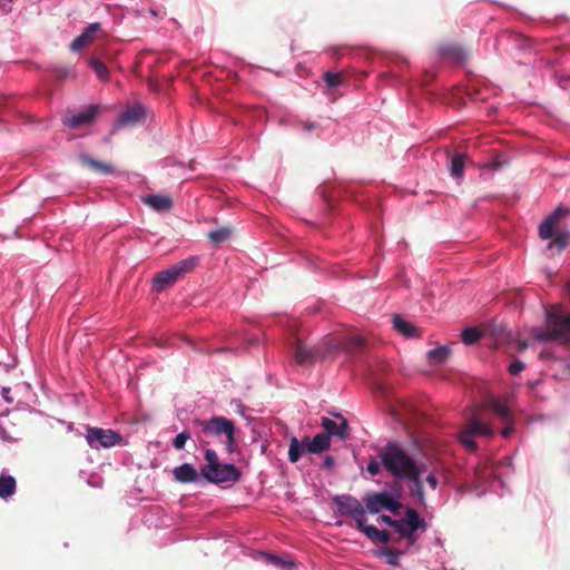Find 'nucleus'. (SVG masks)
I'll return each mask as SVG.
<instances>
[{
  "label": "nucleus",
  "instance_id": "obj_1",
  "mask_svg": "<svg viewBox=\"0 0 570 570\" xmlns=\"http://www.w3.org/2000/svg\"><path fill=\"white\" fill-rule=\"evenodd\" d=\"M383 469L393 478L404 480L414 475L420 465L399 442H387L377 451Z\"/></svg>",
  "mask_w": 570,
  "mask_h": 570
},
{
  "label": "nucleus",
  "instance_id": "obj_41",
  "mask_svg": "<svg viewBox=\"0 0 570 570\" xmlns=\"http://www.w3.org/2000/svg\"><path fill=\"white\" fill-rule=\"evenodd\" d=\"M377 521L392 527L394 530L396 529L397 520L391 518L390 515L382 514L377 518Z\"/></svg>",
  "mask_w": 570,
  "mask_h": 570
},
{
  "label": "nucleus",
  "instance_id": "obj_43",
  "mask_svg": "<svg viewBox=\"0 0 570 570\" xmlns=\"http://www.w3.org/2000/svg\"><path fill=\"white\" fill-rule=\"evenodd\" d=\"M425 481L426 483L433 489L435 490L438 488V484H439V481L436 479V476L433 474V473H430L426 478H425Z\"/></svg>",
  "mask_w": 570,
  "mask_h": 570
},
{
  "label": "nucleus",
  "instance_id": "obj_24",
  "mask_svg": "<svg viewBox=\"0 0 570 570\" xmlns=\"http://www.w3.org/2000/svg\"><path fill=\"white\" fill-rule=\"evenodd\" d=\"M330 446L331 439L328 438V434L318 433L312 441L308 439L307 451L311 454H318L330 449Z\"/></svg>",
  "mask_w": 570,
  "mask_h": 570
},
{
  "label": "nucleus",
  "instance_id": "obj_28",
  "mask_svg": "<svg viewBox=\"0 0 570 570\" xmlns=\"http://www.w3.org/2000/svg\"><path fill=\"white\" fill-rule=\"evenodd\" d=\"M465 158V155L461 153H456L452 156L450 164V173L452 177L460 178L463 176Z\"/></svg>",
  "mask_w": 570,
  "mask_h": 570
},
{
  "label": "nucleus",
  "instance_id": "obj_29",
  "mask_svg": "<svg viewBox=\"0 0 570 570\" xmlns=\"http://www.w3.org/2000/svg\"><path fill=\"white\" fill-rule=\"evenodd\" d=\"M88 63L101 81L107 82L109 80V70L100 59L91 57Z\"/></svg>",
  "mask_w": 570,
  "mask_h": 570
},
{
  "label": "nucleus",
  "instance_id": "obj_42",
  "mask_svg": "<svg viewBox=\"0 0 570 570\" xmlns=\"http://www.w3.org/2000/svg\"><path fill=\"white\" fill-rule=\"evenodd\" d=\"M504 422L507 423V426L502 429L501 435L504 439H508L513 433L514 428H513V422L511 421V419L509 421H504Z\"/></svg>",
  "mask_w": 570,
  "mask_h": 570
},
{
  "label": "nucleus",
  "instance_id": "obj_2",
  "mask_svg": "<svg viewBox=\"0 0 570 570\" xmlns=\"http://www.w3.org/2000/svg\"><path fill=\"white\" fill-rule=\"evenodd\" d=\"M193 425L197 428L196 436L202 448H206L210 443L213 436H226L227 451L233 452L235 448L233 421L224 416H215L208 421L196 419Z\"/></svg>",
  "mask_w": 570,
  "mask_h": 570
},
{
  "label": "nucleus",
  "instance_id": "obj_3",
  "mask_svg": "<svg viewBox=\"0 0 570 570\" xmlns=\"http://www.w3.org/2000/svg\"><path fill=\"white\" fill-rule=\"evenodd\" d=\"M531 333L540 342L570 343V314L549 309L546 313V328L533 327Z\"/></svg>",
  "mask_w": 570,
  "mask_h": 570
},
{
  "label": "nucleus",
  "instance_id": "obj_45",
  "mask_svg": "<svg viewBox=\"0 0 570 570\" xmlns=\"http://www.w3.org/2000/svg\"><path fill=\"white\" fill-rule=\"evenodd\" d=\"M9 393H10V389L9 387H3L2 389V396L4 397V400L9 403L12 402V399L9 397Z\"/></svg>",
  "mask_w": 570,
  "mask_h": 570
},
{
  "label": "nucleus",
  "instance_id": "obj_44",
  "mask_svg": "<svg viewBox=\"0 0 570 570\" xmlns=\"http://www.w3.org/2000/svg\"><path fill=\"white\" fill-rule=\"evenodd\" d=\"M334 465V459L332 456H326L324 460V466L330 469Z\"/></svg>",
  "mask_w": 570,
  "mask_h": 570
},
{
  "label": "nucleus",
  "instance_id": "obj_4",
  "mask_svg": "<svg viewBox=\"0 0 570 570\" xmlns=\"http://www.w3.org/2000/svg\"><path fill=\"white\" fill-rule=\"evenodd\" d=\"M206 464L200 470V475L209 483H236L242 478V472L234 464L220 463L217 453L212 449L205 450Z\"/></svg>",
  "mask_w": 570,
  "mask_h": 570
},
{
  "label": "nucleus",
  "instance_id": "obj_16",
  "mask_svg": "<svg viewBox=\"0 0 570 570\" xmlns=\"http://www.w3.org/2000/svg\"><path fill=\"white\" fill-rule=\"evenodd\" d=\"M97 106H89L86 110L68 117L66 124L73 129L87 126L94 121V119L97 116Z\"/></svg>",
  "mask_w": 570,
  "mask_h": 570
},
{
  "label": "nucleus",
  "instance_id": "obj_17",
  "mask_svg": "<svg viewBox=\"0 0 570 570\" xmlns=\"http://www.w3.org/2000/svg\"><path fill=\"white\" fill-rule=\"evenodd\" d=\"M173 475L179 483H194L200 480V474L189 463H183L179 466L174 468Z\"/></svg>",
  "mask_w": 570,
  "mask_h": 570
},
{
  "label": "nucleus",
  "instance_id": "obj_31",
  "mask_svg": "<svg viewBox=\"0 0 570 570\" xmlns=\"http://www.w3.org/2000/svg\"><path fill=\"white\" fill-rule=\"evenodd\" d=\"M232 233L233 230L230 227H220L216 230L209 232L207 236L213 244L218 245L227 240L232 236Z\"/></svg>",
  "mask_w": 570,
  "mask_h": 570
},
{
  "label": "nucleus",
  "instance_id": "obj_21",
  "mask_svg": "<svg viewBox=\"0 0 570 570\" xmlns=\"http://www.w3.org/2000/svg\"><path fill=\"white\" fill-rule=\"evenodd\" d=\"M358 531H361L368 540L374 543L386 544L391 540V534L389 531L379 530L376 527L368 525L366 523H364Z\"/></svg>",
  "mask_w": 570,
  "mask_h": 570
},
{
  "label": "nucleus",
  "instance_id": "obj_20",
  "mask_svg": "<svg viewBox=\"0 0 570 570\" xmlns=\"http://www.w3.org/2000/svg\"><path fill=\"white\" fill-rule=\"evenodd\" d=\"M308 438L298 440L296 436L291 438L288 446V460L292 463H296L307 451Z\"/></svg>",
  "mask_w": 570,
  "mask_h": 570
},
{
  "label": "nucleus",
  "instance_id": "obj_27",
  "mask_svg": "<svg viewBox=\"0 0 570 570\" xmlns=\"http://www.w3.org/2000/svg\"><path fill=\"white\" fill-rule=\"evenodd\" d=\"M439 53L443 58H448L453 61H460L464 56L462 49L455 45H441L439 47Z\"/></svg>",
  "mask_w": 570,
  "mask_h": 570
},
{
  "label": "nucleus",
  "instance_id": "obj_5",
  "mask_svg": "<svg viewBox=\"0 0 570 570\" xmlns=\"http://www.w3.org/2000/svg\"><path fill=\"white\" fill-rule=\"evenodd\" d=\"M198 264L197 257L185 258L175 265L168 267L156 274L154 277V289L163 292L164 289L173 286L185 274L191 272Z\"/></svg>",
  "mask_w": 570,
  "mask_h": 570
},
{
  "label": "nucleus",
  "instance_id": "obj_36",
  "mask_svg": "<svg viewBox=\"0 0 570 570\" xmlns=\"http://www.w3.org/2000/svg\"><path fill=\"white\" fill-rule=\"evenodd\" d=\"M570 243V235L567 233H561L556 236V238L549 244L550 247H558L559 250L564 249Z\"/></svg>",
  "mask_w": 570,
  "mask_h": 570
},
{
  "label": "nucleus",
  "instance_id": "obj_12",
  "mask_svg": "<svg viewBox=\"0 0 570 570\" xmlns=\"http://www.w3.org/2000/svg\"><path fill=\"white\" fill-rule=\"evenodd\" d=\"M101 31V24L98 22L89 24L83 32L75 38L70 43L69 48L73 52H78L85 47L91 45L96 38V35Z\"/></svg>",
  "mask_w": 570,
  "mask_h": 570
},
{
  "label": "nucleus",
  "instance_id": "obj_11",
  "mask_svg": "<svg viewBox=\"0 0 570 570\" xmlns=\"http://www.w3.org/2000/svg\"><path fill=\"white\" fill-rule=\"evenodd\" d=\"M568 209L558 207L552 214H550L539 226V236L542 239H549L553 236L554 227L561 219L566 217Z\"/></svg>",
  "mask_w": 570,
  "mask_h": 570
},
{
  "label": "nucleus",
  "instance_id": "obj_40",
  "mask_svg": "<svg viewBox=\"0 0 570 570\" xmlns=\"http://www.w3.org/2000/svg\"><path fill=\"white\" fill-rule=\"evenodd\" d=\"M523 370H524V363H523V362H521V361H514V362L509 366V372H510L512 375H518V374H520Z\"/></svg>",
  "mask_w": 570,
  "mask_h": 570
},
{
  "label": "nucleus",
  "instance_id": "obj_13",
  "mask_svg": "<svg viewBox=\"0 0 570 570\" xmlns=\"http://www.w3.org/2000/svg\"><path fill=\"white\" fill-rule=\"evenodd\" d=\"M321 355V352L313 347L309 348L307 345L299 338L295 340L294 346V360L298 365H306L312 363L316 357Z\"/></svg>",
  "mask_w": 570,
  "mask_h": 570
},
{
  "label": "nucleus",
  "instance_id": "obj_46",
  "mask_svg": "<svg viewBox=\"0 0 570 570\" xmlns=\"http://www.w3.org/2000/svg\"><path fill=\"white\" fill-rule=\"evenodd\" d=\"M528 343L525 341H518V351L523 352L528 348Z\"/></svg>",
  "mask_w": 570,
  "mask_h": 570
},
{
  "label": "nucleus",
  "instance_id": "obj_6",
  "mask_svg": "<svg viewBox=\"0 0 570 570\" xmlns=\"http://www.w3.org/2000/svg\"><path fill=\"white\" fill-rule=\"evenodd\" d=\"M428 524L413 508H406L404 517L397 520L395 531L400 538L405 539L409 546H413L417 540V532H424Z\"/></svg>",
  "mask_w": 570,
  "mask_h": 570
},
{
  "label": "nucleus",
  "instance_id": "obj_32",
  "mask_svg": "<svg viewBox=\"0 0 570 570\" xmlns=\"http://www.w3.org/2000/svg\"><path fill=\"white\" fill-rule=\"evenodd\" d=\"M450 355V350L446 346H440L429 351V361L433 364H442L446 361Z\"/></svg>",
  "mask_w": 570,
  "mask_h": 570
},
{
  "label": "nucleus",
  "instance_id": "obj_38",
  "mask_svg": "<svg viewBox=\"0 0 570 570\" xmlns=\"http://www.w3.org/2000/svg\"><path fill=\"white\" fill-rule=\"evenodd\" d=\"M266 558L269 562H272L273 564H275L282 569L294 566V563L292 561H284L281 557L275 556V554H266Z\"/></svg>",
  "mask_w": 570,
  "mask_h": 570
},
{
  "label": "nucleus",
  "instance_id": "obj_25",
  "mask_svg": "<svg viewBox=\"0 0 570 570\" xmlns=\"http://www.w3.org/2000/svg\"><path fill=\"white\" fill-rule=\"evenodd\" d=\"M82 165L87 166L90 170L108 175L112 173V168L102 161L96 160L88 155H80L79 157Z\"/></svg>",
  "mask_w": 570,
  "mask_h": 570
},
{
  "label": "nucleus",
  "instance_id": "obj_47",
  "mask_svg": "<svg viewBox=\"0 0 570 570\" xmlns=\"http://www.w3.org/2000/svg\"><path fill=\"white\" fill-rule=\"evenodd\" d=\"M150 88L155 89L154 82H150Z\"/></svg>",
  "mask_w": 570,
  "mask_h": 570
},
{
  "label": "nucleus",
  "instance_id": "obj_8",
  "mask_svg": "<svg viewBox=\"0 0 570 570\" xmlns=\"http://www.w3.org/2000/svg\"><path fill=\"white\" fill-rule=\"evenodd\" d=\"M493 434L492 425L480 421L476 416H472L465 428L459 433V440L468 450L474 452L478 449L473 440L475 435L492 438Z\"/></svg>",
  "mask_w": 570,
  "mask_h": 570
},
{
  "label": "nucleus",
  "instance_id": "obj_15",
  "mask_svg": "<svg viewBox=\"0 0 570 570\" xmlns=\"http://www.w3.org/2000/svg\"><path fill=\"white\" fill-rule=\"evenodd\" d=\"M335 416L341 419L340 423H336L330 417H322L321 425L325 430V434H328V438L331 436H338L341 439L347 438V430H348V422L346 419L342 417L340 414H335Z\"/></svg>",
  "mask_w": 570,
  "mask_h": 570
},
{
  "label": "nucleus",
  "instance_id": "obj_7",
  "mask_svg": "<svg viewBox=\"0 0 570 570\" xmlns=\"http://www.w3.org/2000/svg\"><path fill=\"white\" fill-rule=\"evenodd\" d=\"M333 504L336 507V513L341 517H351L360 530L365 523L366 510L361 501L350 494L335 495L332 499Z\"/></svg>",
  "mask_w": 570,
  "mask_h": 570
},
{
  "label": "nucleus",
  "instance_id": "obj_30",
  "mask_svg": "<svg viewBox=\"0 0 570 570\" xmlns=\"http://www.w3.org/2000/svg\"><path fill=\"white\" fill-rule=\"evenodd\" d=\"M402 551H399L396 549H393V548H382L381 550H379L377 554L380 557H383L385 558V562L389 564V566H392V567H399L400 566V557L402 556Z\"/></svg>",
  "mask_w": 570,
  "mask_h": 570
},
{
  "label": "nucleus",
  "instance_id": "obj_14",
  "mask_svg": "<svg viewBox=\"0 0 570 570\" xmlns=\"http://www.w3.org/2000/svg\"><path fill=\"white\" fill-rule=\"evenodd\" d=\"M145 118V109L141 105H135L124 112L117 119L116 127H127L140 124Z\"/></svg>",
  "mask_w": 570,
  "mask_h": 570
},
{
  "label": "nucleus",
  "instance_id": "obj_33",
  "mask_svg": "<svg viewBox=\"0 0 570 570\" xmlns=\"http://www.w3.org/2000/svg\"><path fill=\"white\" fill-rule=\"evenodd\" d=\"M461 336H462V341L466 345H472V344H474L475 342H478L480 340L481 334H480V332L476 328L469 327V328H465L462 332Z\"/></svg>",
  "mask_w": 570,
  "mask_h": 570
},
{
  "label": "nucleus",
  "instance_id": "obj_10",
  "mask_svg": "<svg viewBox=\"0 0 570 570\" xmlns=\"http://www.w3.org/2000/svg\"><path fill=\"white\" fill-rule=\"evenodd\" d=\"M86 440L91 449L98 450L119 444L122 438L118 432L110 429L88 428Z\"/></svg>",
  "mask_w": 570,
  "mask_h": 570
},
{
  "label": "nucleus",
  "instance_id": "obj_37",
  "mask_svg": "<svg viewBox=\"0 0 570 570\" xmlns=\"http://www.w3.org/2000/svg\"><path fill=\"white\" fill-rule=\"evenodd\" d=\"M190 439V433L188 431H183L176 435V438L173 440V446L176 450L184 449L186 442Z\"/></svg>",
  "mask_w": 570,
  "mask_h": 570
},
{
  "label": "nucleus",
  "instance_id": "obj_34",
  "mask_svg": "<svg viewBox=\"0 0 570 570\" xmlns=\"http://www.w3.org/2000/svg\"><path fill=\"white\" fill-rule=\"evenodd\" d=\"M323 80L325 81V83L331 87V88H336L338 86L342 85L343 82V77L341 73H335V72H331V71H326L324 75H323Z\"/></svg>",
  "mask_w": 570,
  "mask_h": 570
},
{
  "label": "nucleus",
  "instance_id": "obj_26",
  "mask_svg": "<svg viewBox=\"0 0 570 570\" xmlns=\"http://www.w3.org/2000/svg\"><path fill=\"white\" fill-rule=\"evenodd\" d=\"M17 481L11 475H0V498L7 500L16 493Z\"/></svg>",
  "mask_w": 570,
  "mask_h": 570
},
{
  "label": "nucleus",
  "instance_id": "obj_22",
  "mask_svg": "<svg viewBox=\"0 0 570 570\" xmlns=\"http://www.w3.org/2000/svg\"><path fill=\"white\" fill-rule=\"evenodd\" d=\"M487 407L491 409L503 421L511 419V412L507 401L502 397L491 396L487 401Z\"/></svg>",
  "mask_w": 570,
  "mask_h": 570
},
{
  "label": "nucleus",
  "instance_id": "obj_18",
  "mask_svg": "<svg viewBox=\"0 0 570 570\" xmlns=\"http://www.w3.org/2000/svg\"><path fill=\"white\" fill-rule=\"evenodd\" d=\"M142 203L156 212H168L173 208V199L168 195L151 194L142 197Z\"/></svg>",
  "mask_w": 570,
  "mask_h": 570
},
{
  "label": "nucleus",
  "instance_id": "obj_9",
  "mask_svg": "<svg viewBox=\"0 0 570 570\" xmlns=\"http://www.w3.org/2000/svg\"><path fill=\"white\" fill-rule=\"evenodd\" d=\"M364 509L372 514L379 513L381 510H387L396 513L402 504L396 501L389 492H368L363 498Z\"/></svg>",
  "mask_w": 570,
  "mask_h": 570
},
{
  "label": "nucleus",
  "instance_id": "obj_35",
  "mask_svg": "<svg viewBox=\"0 0 570 570\" xmlns=\"http://www.w3.org/2000/svg\"><path fill=\"white\" fill-rule=\"evenodd\" d=\"M364 346V340L361 336H352L345 344V350L355 353Z\"/></svg>",
  "mask_w": 570,
  "mask_h": 570
},
{
  "label": "nucleus",
  "instance_id": "obj_23",
  "mask_svg": "<svg viewBox=\"0 0 570 570\" xmlns=\"http://www.w3.org/2000/svg\"><path fill=\"white\" fill-rule=\"evenodd\" d=\"M393 326L399 333L407 338L420 336L419 330L412 323L402 318L400 315H394Z\"/></svg>",
  "mask_w": 570,
  "mask_h": 570
},
{
  "label": "nucleus",
  "instance_id": "obj_19",
  "mask_svg": "<svg viewBox=\"0 0 570 570\" xmlns=\"http://www.w3.org/2000/svg\"><path fill=\"white\" fill-rule=\"evenodd\" d=\"M421 469L415 472L414 475L407 476L405 480L410 482V495L415 499V501L424 505L425 504V493L423 488V482L421 480Z\"/></svg>",
  "mask_w": 570,
  "mask_h": 570
},
{
  "label": "nucleus",
  "instance_id": "obj_39",
  "mask_svg": "<svg viewBox=\"0 0 570 570\" xmlns=\"http://www.w3.org/2000/svg\"><path fill=\"white\" fill-rule=\"evenodd\" d=\"M381 466H382L381 461L379 462L376 459H371L366 465V471L372 476H375L380 473Z\"/></svg>",
  "mask_w": 570,
  "mask_h": 570
}]
</instances>
